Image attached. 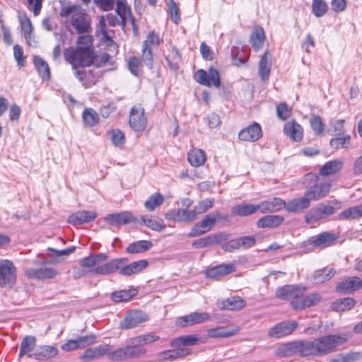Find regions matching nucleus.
<instances>
[{"label": "nucleus", "mask_w": 362, "mask_h": 362, "mask_svg": "<svg viewBox=\"0 0 362 362\" xmlns=\"http://www.w3.org/2000/svg\"><path fill=\"white\" fill-rule=\"evenodd\" d=\"M306 356L322 357L337 351L348 341L346 334H327L313 340H304Z\"/></svg>", "instance_id": "f257e3e1"}, {"label": "nucleus", "mask_w": 362, "mask_h": 362, "mask_svg": "<svg viewBox=\"0 0 362 362\" xmlns=\"http://www.w3.org/2000/svg\"><path fill=\"white\" fill-rule=\"evenodd\" d=\"M77 44L76 48L69 47L64 52L65 61L71 65L73 69H76L78 66L88 65L91 62V54L93 53L90 48L91 37L90 35L80 36Z\"/></svg>", "instance_id": "f03ea898"}, {"label": "nucleus", "mask_w": 362, "mask_h": 362, "mask_svg": "<svg viewBox=\"0 0 362 362\" xmlns=\"http://www.w3.org/2000/svg\"><path fill=\"white\" fill-rule=\"evenodd\" d=\"M62 17H71V24L78 34L90 32V22L86 13L81 11L79 6L72 5L64 6L61 9Z\"/></svg>", "instance_id": "7ed1b4c3"}, {"label": "nucleus", "mask_w": 362, "mask_h": 362, "mask_svg": "<svg viewBox=\"0 0 362 362\" xmlns=\"http://www.w3.org/2000/svg\"><path fill=\"white\" fill-rule=\"evenodd\" d=\"M146 349L139 343L134 341V337L129 339L127 344L117 349L108 355V358L112 361H122L131 358H136L144 356Z\"/></svg>", "instance_id": "20e7f679"}, {"label": "nucleus", "mask_w": 362, "mask_h": 362, "mask_svg": "<svg viewBox=\"0 0 362 362\" xmlns=\"http://www.w3.org/2000/svg\"><path fill=\"white\" fill-rule=\"evenodd\" d=\"M74 76L78 78L85 88H90L99 81L103 75V71L97 69L91 64L86 66H78L74 69Z\"/></svg>", "instance_id": "39448f33"}, {"label": "nucleus", "mask_w": 362, "mask_h": 362, "mask_svg": "<svg viewBox=\"0 0 362 362\" xmlns=\"http://www.w3.org/2000/svg\"><path fill=\"white\" fill-rule=\"evenodd\" d=\"M344 168V162L340 159H334L325 163L319 170L318 174L309 173L306 180H318L319 177H329L340 173Z\"/></svg>", "instance_id": "423d86ee"}, {"label": "nucleus", "mask_w": 362, "mask_h": 362, "mask_svg": "<svg viewBox=\"0 0 362 362\" xmlns=\"http://www.w3.org/2000/svg\"><path fill=\"white\" fill-rule=\"evenodd\" d=\"M305 346L304 340L282 344L275 350V355L280 358H284L291 356L298 353L300 356L307 357Z\"/></svg>", "instance_id": "0eeeda50"}, {"label": "nucleus", "mask_w": 362, "mask_h": 362, "mask_svg": "<svg viewBox=\"0 0 362 362\" xmlns=\"http://www.w3.org/2000/svg\"><path fill=\"white\" fill-rule=\"evenodd\" d=\"M16 280V269L13 263L7 259L0 261V288L12 286Z\"/></svg>", "instance_id": "6e6552de"}, {"label": "nucleus", "mask_w": 362, "mask_h": 362, "mask_svg": "<svg viewBox=\"0 0 362 362\" xmlns=\"http://www.w3.org/2000/svg\"><path fill=\"white\" fill-rule=\"evenodd\" d=\"M338 235L332 232H324L311 237L305 243L308 251H313L317 247H325L332 245Z\"/></svg>", "instance_id": "1a4fd4ad"}, {"label": "nucleus", "mask_w": 362, "mask_h": 362, "mask_svg": "<svg viewBox=\"0 0 362 362\" xmlns=\"http://www.w3.org/2000/svg\"><path fill=\"white\" fill-rule=\"evenodd\" d=\"M129 124L135 132H142L147 124L145 110L141 105L133 106L129 112Z\"/></svg>", "instance_id": "9d476101"}, {"label": "nucleus", "mask_w": 362, "mask_h": 362, "mask_svg": "<svg viewBox=\"0 0 362 362\" xmlns=\"http://www.w3.org/2000/svg\"><path fill=\"white\" fill-rule=\"evenodd\" d=\"M148 319L147 313L141 310H131L120 321L119 326L122 329H130L138 327L141 323L147 321Z\"/></svg>", "instance_id": "9b49d317"}, {"label": "nucleus", "mask_w": 362, "mask_h": 362, "mask_svg": "<svg viewBox=\"0 0 362 362\" xmlns=\"http://www.w3.org/2000/svg\"><path fill=\"white\" fill-rule=\"evenodd\" d=\"M195 80L199 83L211 87L212 85L216 88H219L221 86V81L218 71L211 67L208 73L203 69H199L195 75Z\"/></svg>", "instance_id": "f8f14e48"}, {"label": "nucleus", "mask_w": 362, "mask_h": 362, "mask_svg": "<svg viewBox=\"0 0 362 362\" xmlns=\"http://www.w3.org/2000/svg\"><path fill=\"white\" fill-rule=\"evenodd\" d=\"M305 288H301L296 285H286L279 288L276 291V298L281 300H288L291 301V305L293 301H300L302 293Z\"/></svg>", "instance_id": "ddd939ff"}, {"label": "nucleus", "mask_w": 362, "mask_h": 362, "mask_svg": "<svg viewBox=\"0 0 362 362\" xmlns=\"http://www.w3.org/2000/svg\"><path fill=\"white\" fill-rule=\"evenodd\" d=\"M230 238V234L226 232L210 234L195 240L192 245L194 248H204L220 244L227 240Z\"/></svg>", "instance_id": "4468645a"}, {"label": "nucleus", "mask_w": 362, "mask_h": 362, "mask_svg": "<svg viewBox=\"0 0 362 362\" xmlns=\"http://www.w3.org/2000/svg\"><path fill=\"white\" fill-rule=\"evenodd\" d=\"M127 262V259L126 258L114 259L103 265L98 264V267L90 270V273L92 274L107 275L119 269Z\"/></svg>", "instance_id": "2eb2a0df"}, {"label": "nucleus", "mask_w": 362, "mask_h": 362, "mask_svg": "<svg viewBox=\"0 0 362 362\" xmlns=\"http://www.w3.org/2000/svg\"><path fill=\"white\" fill-rule=\"evenodd\" d=\"M331 189L329 182H317L310 186L305 192L310 201L319 200L326 197Z\"/></svg>", "instance_id": "dca6fc26"}, {"label": "nucleus", "mask_w": 362, "mask_h": 362, "mask_svg": "<svg viewBox=\"0 0 362 362\" xmlns=\"http://www.w3.org/2000/svg\"><path fill=\"white\" fill-rule=\"evenodd\" d=\"M165 218L178 222H191L197 218V211L187 209H175L165 214Z\"/></svg>", "instance_id": "f3484780"}, {"label": "nucleus", "mask_w": 362, "mask_h": 362, "mask_svg": "<svg viewBox=\"0 0 362 362\" xmlns=\"http://www.w3.org/2000/svg\"><path fill=\"white\" fill-rule=\"evenodd\" d=\"M25 274L29 278L42 280L52 279L58 274V272L54 268L43 264L38 269H27Z\"/></svg>", "instance_id": "a211bd4d"}, {"label": "nucleus", "mask_w": 362, "mask_h": 362, "mask_svg": "<svg viewBox=\"0 0 362 362\" xmlns=\"http://www.w3.org/2000/svg\"><path fill=\"white\" fill-rule=\"evenodd\" d=\"M298 327L295 321L282 322L272 327L269 335L272 337L281 338L291 334Z\"/></svg>", "instance_id": "6ab92c4d"}, {"label": "nucleus", "mask_w": 362, "mask_h": 362, "mask_svg": "<svg viewBox=\"0 0 362 362\" xmlns=\"http://www.w3.org/2000/svg\"><path fill=\"white\" fill-rule=\"evenodd\" d=\"M215 225V218L212 214L207 215L201 221L197 223L188 234L190 238L199 236L209 231Z\"/></svg>", "instance_id": "aec40b11"}, {"label": "nucleus", "mask_w": 362, "mask_h": 362, "mask_svg": "<svg viewBox=\"0 0 362 362\" xmlns=\"http://www.w3.org/2000/svg\"><path fill=\"white\" fill-rule=\"evenodd\" d=\"M97 217L94 211L81 210L71 214L68 218V223L71 225H82L93 221Z\"/></svg>", "instance_id": "412c9836"}, {"label": "nucleus", "mask_w": 362, "mask_h": 362, "mask_svg": "<svg viewBox=\"0 0 362 362\" xmlns=\"http://www.w3.org/2000/svg\"><path fill=\"white\" fill-rule=\"evenodd\" d=\"M135 220V217L129 211L109 214L105 218V222L111 226L125 225Z\"/></svg>", "instance_id": "4be33fe9"}, {"label": "nucleus", "mask_w": 362, "mask_h": 362, "mask_svg": "<svg viewBox=\"0 0 362 362\" xmlns=\"http://www.w3.org/2000/svg\"><path fill=\"white\" fill-rule=\"evenodd\" d=\"M362 288V280L357 276L344 279L337 286V291L343 293H351Z\"/></svg>", "instance_id": "5701e85b"}, {"label": "nucleus", "mask_w": 362, "mask_h": 362, "mask_svg": "<svg viewBox=\"0 0 362 362\" xmlns=\"http://www.w3.org/2000/svg\"><path fill=\"white\" fill-rule=\"evenodd\" d=\"M262 135V133L260 125L255 122L248 127L241 130L238 136L242 141H255L260 139Z\"/></svg>", "instance_id": "b1692460"}, {"label": "nucleus", "mask_w": 362, "mask_h": 362, "mask_svg": "<svg viewBox=\"0 0 362 362\" xmlns=\"http://www.w3.org/2000/svg\"><path fill=\"white\" fill-rule=\"evenodd\" d=\"M286 202L281 198L274 197L271 199L262 202L258 204L259 209L262 213L276 212L284 208Z\"/></svg>", "instance_id": "393cba45"}, {"label": "nucleus", "mask_w": 362, "mask_h": 362, "mask_svg": "<svg viewBox=\"0 0 362 362\" xmlns=\"http://www.w3.org/2000/svg\"><path fill=\"white\" fill-rule=\"evenodd\" d=\"M321 300V297L317 293H310L304 296V292L302 293V297L300 301H293L292 303V308L296 310H302L305 308L311 307Z\"/></svg>", "instance_id": "a878e982"}, {"label": "nucleus", "mask_w": 362, "mask_h": 362, "mask_svg": "<svg viewBox=\"0 0 362 362\" xmlns=\"http://www.w3.org/2000/svg\"><path fill=\"white\" fill-rule=\"evenodd\" d=\"M235 271V267L232 264H220L214 267L206 272L207 277L219 279Z\"/></svg>", "instance_id": "bb28decb"}, {"label": "nucleus", "mask_w": 362, "mask_h": 362, "mask_svg": "<svg viewBox=\"0 0 362 362\" xmlns=\"http://www.w3.org/2000/svg\"><path fill=\"white\" fill-rule=\"evenodd\" d=\"M272 59L270 52H266L259 62L258 73L263 81L268 80L270 75Z\"/></svg>", "instance_id": "cd10ccee"}, {"label": "nucleus", "mask_w": 362, "mask_h": 362, "mask_svg": "<svg viewBox=\"0 0 362 362\" xmlns=\"http://www.w3.org/2000/svg\"><path fill=\"white\" fill-rule=\"evenodd\" d=\"M310 205V201L308 197L304 194L303 197L293 199L288 202V203H286L284 208H286V211L288 212L298 213L308 208Z\"/></svg>", "instance_id": "c85d7f7f"}, {"label": "nucleus", "mask_w": 362, "mask_h": 362, "mask_svg": "<svg viewBox=\"0 0 362 362\" xmlns=\"http://www.w3.org/2000/svg\"><path fill=\"white\" fill-rule=\"evenodd\" d=\"M284 134L293 141H300L303 138V129L295 121H289L284 124Z\"/></svg>", "instance_id": "c756f323"}, {"label": "nucleus", "mask_w": 362, "mask_h": 362, "mask_svg": "<svg viewBox=\"0 0 362 362\" xmlns=\"http://www.w3.org/2000/svg\"><path fill=\"white\" fill-rule=\"evenodd\" d=\"M245 305V301L240 296H232L218 303L221 309L228 310H239Z\"/></svg>", "instance_id": "7c9ffc66"}, {"label": "nucleus", "mask_w": 362, "mask_h": 362, "mask_svg": "<svg viewBox=\"0 0 362 362\" xmlns=\"http://www.w3.org/2000/svg\"><path fill=\"white\" fill-rule=\"evenodd\" d=\"M209 318L210 315L206 312H194L183 316L181 320L185 322L182 326H185L202 323L209 320Z\"/></svg>", "instance_id": "2f4dec72"}, {"label": "nucleus", "mask_w": 362, "mask_h": 362, "mask_svg": "<svg viewBox=\"0 0 362 362\" xmlns=\"http://www.w3.org/2000/svg\"><path fill=\"white\" fill-rule=\"evenodd\" d=\"M59 353L53 346H41L35 352L34 357L38 361H45L55 357Z\"/></svg>", "instance_id": "473e14b6"}, {"label": "nucleus", "mask_w": 362, "mask_h": 362, "mask_svg": "<svg viewBox=\"0 0 362 362\" xmlns=\"http://www.w3.org/2000/svg\"><path fill=\"white\" fill-rule=\"evenodd\" d=\"M187 159L194 167L203 165L206 160L205 152L199 148H193L188 152Z\"/></svg>", "instance_id": "72a5a7b5"}, {"label": "nucleus", "mask_w": 362, "mask_h": 362, "mask_svg": "<svg viewBox=\"0 0 362 362\" xmlns=\"http://www.w3.org/2000/svg\"><path fill=\"white\" fill-rule=\"evenodd\" d=\"M284 221L282 216L278 215H267L257 221V226L259 228H276Z\"/></svg>", "instance_id": "f704fd0d"}, {"label": "nucleus", "mask_w": 362, "mask_h": 362, "mask_svg": "<svg viewBox=\"0 0 362 362\" xmlns=\"http://www.w3.org/2000/svg\"><path fill=\"white\" fill-rule=\"evenodd\" d=\"M259 210L258 204L243 203L232 207L231 212L236 216H247L255 214Z\"/></svg>", "instance_id": "c9c22d12"}, {"label": "nucleus", "mask_w": 362, "mask_h": 362, "mask_svg": "<svg viewBox=\"0 0 362 362\" xmlns=\"http://www.w3.org/2000/svg\"><path fill=\"white\" fill-rule=\"evenodd\" d=\"M107 259V255L99 253L84 257L80 261L81 267L86 268H92L98 267V264L105 262Z\"/></svg>", "instance_id": "e433bc0d"}, {"label": "nucleus", "mask_w": 362, "mask_h": 362, "mask_svg": "<svg viewBox=\"0 0 362 362\" xmlns=\"http://www.w3.org/2000/svg\"><path fill=\"white\" fill-rule=\"evenodd\" d=\"M189 354V351L185 349L178 348L175 350H167L158 354L160 361L166 360L174 361L178 358H182Z\"/></svg>", "instance_id": "4c0bfd02"}, {"label": "nucleus", "mask_w": 362, "mask_h": 362, "mask_svg": "<svg viewBox=\"0 0 362 362\" xmlns=\"http://www.w3.org/2000/svg\"><path fill=\"white\" fill-rule=\"evenodd\" d=\"M33 63L40 76L43 80L50 78V69L48 64L40 57L35 56L33 57Z\"/></svg>", "instance_id": "58836bf2"}, {"label": "nucleus", "mask_w": 362, "mask_h": 362, "mask_svg": "<svg viewBox=\"0 0 362 362\" xmlns=\"http://www.w3.org/2000/svg\"><path fill=\"white\" fill-rule=\"evenodd\" d=\"M153 244L149 240H139L131 243L126 249L129 254H137L148 250Z\"/></svg>", "instance_id": "ea45409f"}, {"label": "nucleus", "mask_w": 362, "mask_h": 362, "mask_svg": "<svg viewBox=\"0 0 362 362\" xmlns=\"http://www.w3.org/2000/svg\"><path fill=\"white\" fill-rule=\"evenodd\" d=\"M361 217H362V205L350 207L338 215L339 220H351Z\"/></svg>", "instance_id": "a19ab883"}, {"label": "nucleus", "mask_w": 362, "mask_h": 362, "mask_svg": "<svg viewBox=\"0 0 362 362\" xmlns=\"http://www.w3.org/2000/svg\"><path fill=\"white\" fill-rule=\"evenodd\" d=\"M335 274L332 268H324L318 269L314 272L312 277L315 283H323L331 279Z\"/></svg>", "instance_id": "79ce46f5"}, {"label": "nucleus", "mask_w": 362, "mask_h": 362, "mask_svg": "<svg viewBox=\"0 0 362 362\" xmlns=\"http://www.w3.org/2000/svg\"><path fill=\"white\" fill-rule=\"evenodd\" d=\"M137 293L136 289L121 290L112 293V299L115 303L128 301Z\"/></svg>", "instance_id": "37998d69"}, {"label": "nucleus", "mask_w": 362, "mask_h": 362, "mask_svg": "<svg viewBox=\"0 0 362 362\" xmlns=\"http://www.w3.org/2000/svg\"><path fill=\"white\" fill-rule=\"evenodd\" d=\"M355 303V300L351 298L338 299L332 303V309L337 312L349 310L354 308Z\"/></svg>", "instance_id": "c03bdc74"}, {"label": "nucleus", "mask_w": 362, "mask_h": 362, "mask_svg": "<svg viewBox=\"0 0 362 362\" xmlns=\"http://www.w3.org/2000/svg\"><path fill=\"white\" fill-rule=\"evenodd\" d=\"M264 32L262 28H255L250 35V42L254 49L259 50L263 45Z\"/></svg>", "instance_id": "a18cd8bd"}, {"label": "nucleus", "mask_w": 362, "mask_h": 362, "mask_svg": "<svg viewBox=\"0 0 362 362\" xmlns=\"http://www.w3.org/2000/svg\"><path fill=\"white\" fill-rule=\"evenodd\" d=\"M181 54L179 50L175 47H172L170 53L165 57V60L169 67L174 71L178 70L179 63L181 62Z\"/></svg>", "instance_id": "49530a36"}, {"label": "nucleus", "mask_w": 362, "mask_h": 362, "mask_svg": "<svg viewBox=\"0 0 362 362\" xmlns=\"http://www.w3.org/2000/svg\"><path fill=\"white\" fill-rule=\"evenodd\" d=\"M96 33L97 35L101 36L102 40L107 45H112L115 47L116 46L115 43L107 33L106 30L105 18L104 16L100 17L99 22L96 28Z\"/></svg>", "instance_id": "de8ad7c7"}, {"label": "nucleus", "mask_w": 362, "mask_h": 362, "mask_svg": "<svg viewBox=\"0 0 362 362\" xmlns=\"http://www.w3.org/2000/svg\"><path fill=\"white\" fill-rule=\"evenodd\" d=\"M36 344V339L35 337L33 336H26L25 337L21 343V349L19 352V358L23 357L27 354H29L31 352Z\"/></svg>", "instance_id": "09e8293b"}, {"label": "nucleus", "mask_w": 362, "mask_h": 362, "mask_svg": "<svg viewBox=\"0 0 362 362\" xmlns=\"http://www.w3.org/2000/svg\"><path fill=\"white\" fill-rule=\"evenodd\" d=\"M141 222L148 228L155 231H161L165 228V225L161 219L148 218L146 216H141Z\"/></svg>", "instance_id": "8fccbe9b"}, {"label": "nucleus", "mask_w": 362, "mask_h": 362, "mask_svg": "<svg viewBox=\"0 0 362 362\" xmlns=\"http://www.w3.org/2000/svg\"><path fill=\"white\" fill-rule=\"evenodd\" d=\"M362 357L360 352H349L340 354L331 358L329 362H355Z\"/></svg>", "instance_id": "3c124183"}, {"label": "nucleus", "mask_w": 362, "mask_h": 362, "mask_svg": "<svg viewBox=\"0 0 362 362\" xmlns=\"http://www.w3.org/2000/svg\"><path fill=\"white\" fill-rule=\"evenodd\" d=\"M198 341V339L193 335L182 336L173 339L170 345L174 347L180 348L182 346H193Z\"/></svg>", "instance_id": "603ef678"}, {"label": "nucleus", "mask_w": 362, "mask_h": 362, "mask_svg": "<svg viewBox=\"0 0 362 362\" xmlns=\"http://www.w3.org/2000/svg\"><path fill=\"white\" fill-rule=\"evenodd\" d=\"M82 117L84 124L88 127L96 125L99 121L98 113L91 108L85 109Z\"/></svg>", "instance_id": "864d4df0"}, {"label": "nucleus", "mask_w": 362, "mask_h": 362, "mask_svg": "<svg viewBox=\"0 0 362 362\" xmlns=\"http://www.w3.org/2000/svg\"><path fill=\"white\" fill-rule=\"evenodd\" d=\"M116 12L117 15L120 17L121 24L122 26H125L127 21V18L131 16V9L130 8L122 1H118L117 2V8Z\"/></svg>", "instance_id": "5fc2aeb1"}, {"label": "nucleus", "mask_w": 362, "mask_h": 362, "mask_svg": "<svg viewBox=\"0 0 362 362\" xmlns=\"http://www.w3.org/2000/svg\"><path fill=\"white\" fill-rule=\"evenodd\" d=\"M328 10V4L324 0H313L312 11L316 17L325 16Z\"/></svg>", "instance_id": "6e6d98bb"}, {"label": "nucleus", "mask_w": 362, "mask_h": 362, "mask_svg": "<svg viewBox=\"0 0 362 362\" xmlns=\"http://www.w3.org/2000/svg\"><path fill=\"white\" fill-rule=\"evenodd\" d=\"M21 30L24 33V37L29 44V41L32 37L33 27L32 25L30 18L27 16L20 18Z\"/></svg>", "instance_id": "4d7b16f0"}, {"label": "nucleus", "mask_w": 362, "mask_h": 362, "mask_svg": "<svg viewBox=\"0 0 362 362\" xmlns=\"http://www.w3.org/2000/svg\"><path fill=\"white\" fill-rule=\"evenodd\" d=\"M164 201L163 197L160 193H155L145 202L144 206L148 211H153L156 207L160 206Z\"/></svg>", "instance_id": "13d9d810"}, {"label": "nucleus", "mask_w": 362, "mask_h": 362, "mask_svg": "<svg viewBox=\"0 0 362 362\" xmlns=\"http://www.w3.org/2000/svg\"><path fill=\"white\" fill-rule=\"evenodd\" d=\"M110 57L107 53H103L101 54L93 56V52L91 54V62L90 64L95 66L97 69L103 67L107 62H109Z\"/></svg>", "instance_id": "bf43d9fd"}, {"label": "nucleus", "mask_w": 362, "mask_h": 362, "mask_svg": "<svg viewBox=\"0 0 362 362\" xmlns=\"http://www.w3.org/2000/svg\"><path fill=\"white\" fill-rule=\"evenodd\" d=\"M322 219H324V217L319 206L312 209L305 216V220L309 224L314 223Z\"/></svg>", "instance_id": "052dcab7"}, {"label": "nucleus", "mask_w": 362, "mask_h": 362, "mask_svg": "<svg viewBox=\"0 0 362 362\" xmlns=\"http://www.w3.org/2000/svg\"><path fill=\"white\" fill-rule=\"evenodd\" d=\"M238 329L228 330L224 327H217L209 331V335L212 337H228L235 334Z\"/></svg>", "instance_id": "680f3d73"}, {"label": "nucleus", "mask_w": 362, "mask_h": 362, "mask_svg": "<svg viewBox=\"0 0 362 362\" xmlns=\"http://www.w3.org/2000/svg\"><path fill=\"white\" fill-rule=\"evenodd\" d=\"M141 59L142 61L149 69L153 68V58L152 52L151 48L149 47H147L146 44L142 45Z\"/></svg>", "instance_id": "e2e57ef3"}, {"label": "nucleus", "mask_w": 362, "mask_h": 362, "mask_svg": "<svg viewBox=\"0 0 362 362\" xmlns=\"http://www.w3.org/2000/svg\"><path fill=\"white\" fill-rule=\"evenodd\" d=\"M310 124L313 130L317 134H321L325 130V124L322 122V119L318 115H314L310 119Z\"/></svg>", "instance_id": "0e129e2a"}, {"label": "nucleus", "mask_w": 362, "mask_h": 362, "mask_svg": "<svg viewBox=\"0 0 362 362\" xmlns=\"http://www.w3.org/2000/svg\"><path fill=\"white\" fill-rule=\"evenodd\" d=\"M129 69L132 74L138 76L141 72V59L136 57H132L128 62Z\"/></svg>", "instance_id": "69168bd1"}, {"label": "nucleus", "mask_w": 362, "mask_h": 362, "mask_svg": "<svg viewBox=\"0 0 362 362\" xmlns=\"http://www.w3.org/2000/svg\"><path fill=\"white\" fill-rule=\"evenodd\" d=\"M350 139L351 137L349 135H347L343 138H334L330 141V146L335 149H338L339 148H346L350 143Z\"/></svg>", "instance_id": "338daca9"}, {"label": "nucleus", "mask_w": 362, "mask_h": 362, "mask_svg": "<svg viewBox=\"0 0 362 362\" xmlns=\"http://www.w3.org/2000/svg\"><path fill=\"white\" fill-rule=\"evenodd\" d=\"M111 140L115 146H121L124 144L125 136L124 133L119 129H113L110 132Z\"/></svg>", "instance_id": "774afa93"}]
</instances>
